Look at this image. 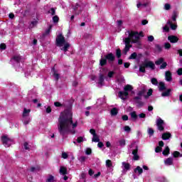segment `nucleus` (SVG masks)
Masks as SVG:
<instances>
[{
    "instance_id": "32",
    "label": "nucleus",
    "mask_w": 182,
    "mask_h": 182,
    "mask_svg": "<svg viewBox=\"0 0 182 182\" xmlns=\"http://www.w3.org/2000/svg\"><path fill=\"white\" fill-rule=\"evenodd\" d=\"M92 141H94L95 143H99V141H100V139H99V136H97V134L93 135Z\"/></svg>"
},
{
    "instance_id": "6",
    "label": "nucleus",
    "mask_w": 182,
    "mask_h": 182,
    "mask_svg": "<svg viewBox=\"0 0 182 182\" xmlns=\"http://www.w3.org/2000/svg\"><path fill=\"white\" fill-rule=\"evenodd\" d=\"M114 59H116V57H114V55H113V53H110L105 56V58L100 59V65L101 66H105V65L107 63V60L109 62H114Z\"/></svg>"
},
{
    "instance_id": "9",
    "label": "nucleus",
    "mask_w": 182,
    "mask_h": 182,
    "mask_svg": "<svg viewBox=\"0 0 182 182\" xmlns=\"http://www.w3.org/2000/svg\"><path fill=\"white\" fill-rule=\"evenodd\" d=\"M1 141L5 147H9L14 143V140L4 135L1 137Z\"/></svg>"
},
{
    "instance_id": "1",
    "label": "nucleus",
    "mask_w": 182,
    "mask_h": 182,
    "mask_svg": "<svg viewBox=\"0 0 182 182\" xmlns=\"http://www.w3.org/2000/svg\"><path fill=\"white\" fill-rule=\"evenodd\" d=\"M58 131L61 136H65L68 133L75 134L77 122H73L72 110L66 109L60 114L58 119Z\"/></svg>"
},
{
    "instance_id": "61",
    "label": "nucleus",
    "mask_w": 182,
    "mask_h": 182,
    "mask_svg": "<svg viewBox=\"0 0 182 182\" xmlns=\"http://www.w3.org/2000/svg\"><path fill=\"white\" fill-rule=\"evenodd\" d=\"M90 133H91L92 136L96 135V131L95 129H90Z\"/></svg>"
},
{
    "instance_id": "25",
    "label": "nucleus",
    "mask_w": 182,
    "mask_h": 182,
    "mask_svg": "<svg viewBox=\"0 0 182 182\" xmlns=\"http://www.w3.org/2000/svg\"><path fill=\"white\" fill-rule=\"evenodd\" d=\"M146 65L144 63H142L140 66H139V72H141L142 73H144V72H146Z\"/></svg>"
},
{
    "instance_id": "7",
    "label": "nucleus",
    "mask_w": 182,
    "mask_h": 182,
    "mask_svg": "<svg viewBox=\"0 0 182 182\" xmlns=\"http://www.w3.org/2000/svg\"><path fill=\"white\" fill-rule=\"evenodd\" d=\"M151 5V0H137L136 8L140 9L141 8H146V6H150Z\"/></svg>"
},
{
    "instance_id": "50",
    "label": "nucleus",
    "mask_w": 182,
    "mask_h": 182,
    "mask_svg": "<svg viewBox=\"0 0 182 182\" xmlns=\"http://www.w3.org/2000/svg\"><path fill=\"white\" fill-rule=\"evenodd\" d=\"M164 48L165 49H170V48H171V45L170 44V43H166L164 44Z\"/></svg>"
},
{
    "instance_id": "31",
    "label": "nucleus",
    "mask_w": 182,
    "mask_h": 182,
    "mask_svg": "<svg viewBox=\"0 0 182 182\" xmlns=\"http://www.w3.org/2000/svg\"><path fill=\"white\" fill-rule=\"evenodd\" d=\"M105 80V77L103 75H101L99 78L98 84L102 86L103 85V82Z\"/></svg>"
},
{
    "instance_id": "19",
    "label": "nucleus",
    "mask_w": 182,
    "mask_h": 182,
    "mask_svg": "<svg viewBox=\"0 0 182 182\" xmlns=\"http://www.w3.org/2000/svg\"><path fill=\"white\" fill-rule=\"evenodd\" d=\"M30 113H31V109H27L26 108H24V110L23 112V118L29 117Z\"/></svg>"
},
{
    "instance_id": "13",
    "label": "nucleus",
    "mask_w": 182,
    "mask_h": 182,
    "mask_svg": "<svg viewBox=\"0 0 182 182\" xmlns=\"http://www.w3.org/2000/svg\"><path fill=\"white\" fill-rule=\"evenodd\" d=\"M164 163L165 166H173L174 163V159L171 157L164 159Z\"/></svg>"
},
{
    "instance_id": "55",
    "label": "nucleus",
    "mask_w": 182,
    "mask_h": 182,
    "mask_svg": "<svg viewBox=\"0 0 182 182\" xmlns=\"http://www.w3.org/2000/svg\"><path fill=\"white\" fill-rule=\"evenodd\" d=\"M54 105L55 106V107H62V104H60V102H55L54 103Z\"/></svg>"
},
{
    "instance_id": "58",
    "label": "nucleus",
    "mask_w": 182,
    "mask_h": 182,
    "mask_svg": "<svg viewBox=\"0 0 182 182\" xmlns=\"http://www.w3.org/2000/svg\"><path fill=\"white\" fill-rule=\"evenodd\" d=\"M6 48V45H5V43H1L0 45V49H2L3 50H5Z\"/></svg>"
},
{
    "instance_id": "62",
    "label": "nucleus",
    "mask_w": 182,
    "mask_h": 182,
    "mask_svg": "<svg viewBox=\"0 0 182 182\" xmlns=\"http://www.w3.org/2000/svg\"><path fill=\"white\" fill-rule=\"evenodd\" d=\"M50 112H52V109L50 108V107H47L46 113H50Z\"/></svg>"
},
{
    "instance_id": "23",
    "label": "nucleus",
    "mask_w": 182,
    "mask_h": 182,
    "mask_svg": "<svg viewBox=\"0 0 182 182\" xmlns=\"http://www.w3.org/2000/svg\"><path fill=\"white\" fill-rule=\"evenodd\" d=\"M171 92V90L168 89L166 91L162 92L161 96H163V97H167V96H170Z\"/></svg>"
},
{
    "instance_id": "40",
    "label": "nucleus",
    "mask_w": 182,
    "mask_h": 182,
    "mask_svg": "<svg viewBox=\"0 0 182 182\" xmlns=\"http://www.w3.org/2000/svg\"><path fill=\"white\" fill-rule=\"evenodd\" d=\"M80 9V6H79V4H76V6L74 7V11H75V14L77 15H79V12H77V11H79Z\"/></svg>"
},
{
    "instance_id": "29",
    "label": "nucleus",
    "mask_w": 182,
    "mask_h": 182,
    "mask_svg": "<svg viewBox=\"0 0 182 182\" xmlns=\"http://www.w3.org/2000/svg\"><path fill=\"white\" fill-rule=\"evenodd\" d=\"M119 144L121 147H124L126 146V139H122L119 141Z\"/></svg>"
},
{
    "instance_id": "52",
    "label": "nucleus",
    "mask_w": 182,
    "mask_h": 182,
    "mask_svg": "<svg viewBox=\"0 0 182 182\" xmlns=\"http://www.w3.org/2000/svg\"><path fill=\"white\" fill-rule=\"evenodd\" d=\"M151 82L152 85H157V83H158L157 79H156V78H152L151 80Z\"/></svg>"
},
{
    "instance_id": "51",
    "label": "nucleus",
    "mask_w": 182,
    "mask_h": 182,
    "mask_svg": "<svg viewBox=\"0 0 182 182\" xmlns=\"http://www.w3.org/2000/svg\"><path fill=\"white\" fill-rule=\"evenodd\" d=\"M53 22L56 23V22H59V17L58 16H55L53 17Z\"/></svg>"
},
{
    "instance_id": "22",
    "label": "nucleus",
    "mask_w": 182,
    "mask_h": 182,
    "mask_svg": "<svg viewBox=\"0 0 182 182\" xmlns=\"http://www.w3.org/2000/svg\"><path fill=\"white\" fill-rule=\"evenodd\" d=\"M162 154L164 156H168V154H170V148L168 146H166L163 151Z\"/></svg>"
},
{
    "instance_id": "10",
    "label": "nucleus",
    "mask_w": 182,
    "mask_h": 182,
    "mask_svg": "<svg viewBox=\"0 0 182 182\" xmlns=\"http://www.w3.org/2000/svg\"><path fill=\"white\" fill-rule=\"evenodd\" d=\"M131 151H132V154L134 156L133 159L134 160H139V155H137V144L136 143H133L130 146Z\"/></svg>"
},
{
    "instance_id": "34",
    "label": "nucleus",
    "mask_w": 182,
    "mask_h": 182,
    "mask_svg": "<svg viewBox=\"0 0 182 182\" xmlns=\"http://www.w3.org/2000/svg\"><path fill=\"white\" fill-rule=\"evenodd\" d=\"M164 9H165V11H170V9H171V5H170V4H165Z\"/></svg>"
},
{
    "instance_id": "44",
    "label": "nucleus",
    "mask_w": 182,
    "mask_h": 182,
    "mask_svg": "<svg viewBox=\"0 0 182 182\" xmlns=\"http://www.w3.org/2000/svg\"><path fill=\"white\" fill-rule=\"evenodd\" d=\"M148 134L149 136H153V134H154V130L151 128H148Z\"/></svg>"
},
{
    "instance_id": "38",
    "label": "nucleus",
    "mask_w": 182,
    "mask_h": 182,
    "mask_svg": "<svg viewBox=\"0 0 182 182\" xmlns=\"http://www.w3.org/2000/svg\"><path fill=\"white\" fill-rule=\"evenodd\" d=\"M52 72L53 73V76L55 79V80H58L59 79V74L56 73V72H55V68L52 69Z\"/></svg>"
},
{
    "instance_id": "28",
    "label": "nucleus",
    "mask_w": 182,
    "mask_h": 182,
    "mask_svg": "<svg viewBox=\"0 0 182 182\" xmlns=\"http://www.w3.org/2000/svg\"><path fill=\"white\" fill-rule=\"evenodd\" d=\"M23 122L24 124H28L31 122V117L23 118Z\"/></svg>"
},
{
    "instance_id": "49",
    "label": "nucleus",
    "mask_w": 182,
    "mask_h": 182,
    "mask_svg": "<svg viewBox=\"0 0 182 182\" xmlns=\"http://www.w3.org/2000/svg\"><path fill=\"white\" fill-rule=\"evenodd\" d=\"M68 157H69V154H68V153H66V152H63L62 153V158L63 159H68Z\"/></svg>"
},
{
    "instance_id": "5",
    "label": "nucleus",
    "mask_w": 182,
    "mask_h": 182,
    "mask_svg": "<svg viewBox=\"0 0 182 182\" xmlns=\"http://www.w3.org/2000/svg\"><path fill=\"white\" fill-rule=\"evenodd\" d=\"M124 92L121 91L118 93L119 97L122 99V100H126L127 99V97L129 96V92L132 90H133V87L130 85H127L124 88Z\"/></svg>"
},
{
    "instance_id": "12",
    "label": "nucleus",
    "mask_w": 182,
    "mask_h": 182,
    "mask_svg": "<svg viewBox=\"0 0 182 182\" xmlns=\"http://www.w3.org/2000/svg\"><path fill=\"white\" fill-rule=\"evenodd\" d=\"M164 121L163 119H161V118L158 117L156 119V126L158 127V129L160 132H163V130H164Z\"/></svg>"
},
{
    "instance_id": "16",
    "label": "nucleus",
    "mask_w": 182,
    "mask_h": 182,
    "mask_svg": "<svg viewBox=\"0 0 182 182\" xmlns=\"http://www.w3.org/2000/svg\"><path fill=\"white\" fill-rule=\"evenodd\" d=\"M144 64H145L146 68H150L151 69H154V63H153L152 61H145L144 63Z\"/></svg>"
},
{
    "instance_id": "53",
    "label": "nucleus",
    "mask_w": 182,
    "mask_h": 182,
    "mask_svg": "<svg viewBox=\"0 0 182 182\" xmlns=\"http://www.w3.org/2000/svg\"><path fill=\"white\" fill-rule=\"evenodd\" d=\"M48 13H50L51 15H55V9L52 8L50 10L48 11Z\"/></svg>"
},
{
    "instance_id": "46",
    "label": "nucleus",
    "mask_w": 182,
    "mask_h": 182,
    "mask_svg": "<svg viewBox=\"0 0 182 182\" xmlns=\"http://www.w3.org/2000/svg\"><path fill=\"white\" fill-rule=\"evenodd\" d=\"M47 181H48V182H54V181H55V178H53V176H48V178H47Z\"/></svg>"
},
{
    "instance_id": "42",
    "label": "nucleus",
    "mask_w": 182,
    "mask_h": 182,
    "mask_svg": "<svg viewBox=\"0 0 182 182\" xmlns=\"http://www.w3.org/2000/svg\"><path fill=\"white\" fill-rule=\"evenodd\" d=\"M168 26H170V25H167L166 23V25L163 27L164 32H168V31H170V27Z\"/></svg>"
},
{
    "instance_id": "36",
    "label": "nucleus",
    "mask_w": 182,
    "mask_h": 182,
    "mask_svg": "<svg viewBox=\"0 0 182 182\" xmlns=\"http://www.w3.org/2000/svg\"><path fill=\"white\" fill-rule=\"evenodd\" d=\"M124 132H126V133H130V132H132V128H130V127L129 126H124Z\"/></svg>"
},
{
    "instance_id": "54",
    "label": "nucleus",
    "mask_w": 182,
    "mask_h": 182,
    "mask_svg": "<svg viewBox=\"0 0 182 182\" xmlns=\"http://www.w3.org/2000/svg\"><path fill=\"white\" fill-rule=\"evenodd\" d=\"M148 41L149 42H153V41H154V37L153 36H148Z\"/></svg>"
},
{
    "instance_id": "60",
    "label": "nucleus",
    "mask_w": 182,
    "mask_h": 182,
    "mask_svg": "<svg viewBox=\"0 0 182 182\" xmlns=\"http://www.w3.org/2000/svg\"><path fill=\"white\" fill-rule=\"evenodd\" d=\"M159 181L160 182H167V180H166V178L161 177V178H159Z\"/></svg>"
},
{
    "instance_id": "45",
    "label": "nucleus",
    "mask_w": 182,
    "mask_h": 182,
    "mask_svg": "<svg viewBox=\"0 0 182 182\" xmlns=\"http://www.w3.org/2000/svg\"><path fill=\"white\" fill-rule=\"evenodd\" d=\"M23 149H24L25 150H29L30 146H29V144H28V142H25V143L23 144Z\"/></svg>"
},
{
    "instance_id": "43",
    "label": "nucleus",
    "mask_w": 182,
    "mask_h": 182,
    "mask_svg": "<svg viewBox=\"0 0 182 182\" xmlns=\"http://www.w3.org/2000/svg\"><path fill=\"white\" fill-rule=\"evenodd\" d=\"M155 52H161V46L159 45L155 46Z\"/></svg>"
},
{
    "instance_id": "59",
    "label": "nucleus",
    "mask_w": 182,
    "mask_h": 182,
    "mask_svg": "<svg viewBox=\"0 0 182 182\" xmlns=\"http://www.w3.org/2000/svg\"><path fill=\"white\" fill-rule=\"evenodd\" d=\"M139 117H140V119H144V117H146V114L144 113L139 114Z\"/></svg>"
},
{
    "instance_id": "35",
    "label": "nucleus",
    "mask_w": 182,
    "mask_h": 182,
    "mask_svg": "<svg viewBox=\"0 0 182 182\" xmlns=\"http://www.w3.org/2000/svg\"><path fill=\"white\" fill-rule=\"evenodd\" d=\"M173 157L175 158H177V157H182V154H180V152L177 151H175L173 153Z\"/></svg>"
},
{
    "instance_id": "27",
    "label": "nucleus",
    "mask_w": 182,
    "mask_h": 182,
    "mask_svg": "<svg viewBox=\"0 0 182 182\" xmlns=\"http://www.w3.org/2000/svg\"><path fill=\"white\" fill-rule=\"evenodd\" d=\"M159 90L161 92L163 90H166V85H164V82H159Z\"/></svg>"
},
{
    "instance_id": "2",
    "label": "nucleus",
    "mask_w": 182,
    "mask_h": 182,
    "mask_svg": "<svg viewBox=\"0 0 182 182\" xmlns=\"http://www.w3.org/2000/svg\"><path fill=\"white\" fill-rule=\"evenodd\" d=\"M125 35L127 37L123 38V42L125 43V48L123 51L124 55L130 50V48H132V44L130 43H138L139 41H140V34L137 32L127 31Z\"/></svg>"
},
{
    "instance_id": "48",
    "label": "nucleus",
    "mask_w": 182,
    "mask_h": 182,
    "mask_svg": "<svg viewBox=\"0 0 182 182\" xmlns=\"http://www.w3.org/2000/svg\"><path fill=\"white\" fill-rule=\"evenodd\" d=\"M50 29H52V26H50V27L46 31V33H44L45 36L49 35L50 33Z\"/></svg>"
},
{
    "instance_id": "18",
    "label": "nucleus",
    "mask_w": 182,
    "mask_h": 182,
    "mask_svg": "<svg viewBox=\"0 0 182 182\" xmlns=\"http://www.w3.org/2000/svg\"><path fill=\"white\" fill-rule=\"evenodd\" d=\"M106 167H107L111 171L113 170V163L109 160L107 159L106 161Z\"/></svg>"
},
{
    "instance_id": "21",
    "label": "nucleus",
    "mask_w": 182,
    "mask_h": 182,
    "mask_svg": "<svg viewBox=\"0 0 182 182\" xmlns=\"http://www.w3.org/2000/svg\"><path fill=\"white\" fill-rule=\"evenodd\" d=\"M171 137V134L169 132H165L162 134L163 140H168Z\"/></svg>"
},
{
    "instance_id": "11",
    "label": "nucleus",
    "mask_w": 182,
    "mask_h": 182,
    "mask_svg": "<svg viewBox=\"0 0 182 182\" xmlns=\"http://www.w3.org/2000/svg\"><path fill=\"white\" fill-rule=\"evenodd\" d=\"M155 64L157 66L161 65L160 69H166V68L167 67V63L164 62V58H161L155 61Z\"/></svg>"
},
{
    "instance_id": "57",
    "label": "nucleus",
    "mask_w": 182,
    "mask_h": 182,
    "mask_svg": "<svg viewBox=\"0 0 182 182\" xmlns=\"http://www.w3.org/2000/svg\"><path fill=\"white\" fill-rule=\"evenodd\" d=\"M85 153L87 155L92 154V149H90V148L87 149L86 151H85Z\"/></svg>"
},
{
    "instance_id": "33",
    "label": "nucleus",
    "mask_w": 182,
    "mask_h": 182,
    "mask_svg": "<svg viewBox=\"0 0 182 182\" xmlns=\"http://www.w3.org/2000/svg\"><path fill=\"white\" fill-rule=\"evenodd\" d=\"M82 141H86V138L84 136H80L77 139V143H82Z\"/></svg>"
},
{
    "instance_id": "37",
    "label": "nucleus",
    "mask_w": 182,
    "mask_h": 182,
    "mask_svg": "<svg viewBox=\"0 0 182 182\" xmlns=\"http://www.w3.org/2000/svg\"><path fill=\"white\" fill-rule=\"evenodd\" d=\"M116 55H117V58H118V59H120L122 56V50H120L119 48L117 49Z\"/></svg>"
},
{
    "instance_id": "41",
    "label": "nucleus",
    "mask_w": 182,
    "mask_h": 182,
    "mask_svg": "<svg viewBox=\"0 0 182 182\" xmlns=\"http://www.w3.org/2000/svg\"><path fill=\"white\" fill-rule=\"evenodd\" d=\"M111 114L112 116H116V114H117V109L113 108L111 109Z\"/></svg>"
},
{
    "instance_id": "63",
    "label": "nucleus",
    "mask_w": 182,
    "mask_h": 182,
    "mask_svg": "<svg viewBox=\"0 0 182 182\" xmlns=\"http://www.w3.org/2000/svg\"><path fill=\"white\" fill-rule=\"evenodd\" d=\"M177 73H178V75H179V76H181V75H182V68H179L177 70Z\"/></svg>"
},
{
    "instance_id": "26",
    "label": "nucleus",
    "mask_w": 182,
    "mask_h": 182,
    "mask_svg": "<svg viewBox=\"0 0 182 182\" xmlns=\"http://www.w3.org/2000/svg\"><path fill=\"white\" fill-rule=\"evenodd\" d=\"M177 16H178V12L177 11H173L171 19L173 21V22H176L177 19Z\"/></svg>"
},
{
    "instance_id": "30",
    "label": "nucleus",
    "mask_w": 182,
    "mask_h": 182,
    "mask_svg": "<svg viewBox=\"0 0 182 182\" xmlns=\"http://www.w3.org/2000/svg\"><path fill=\"white\" fill-rule=\"evenodd\" d=\"M67 171H68V169H66L65 167L61 166V167L60 168V173L61 174L65 175V174H66Z\"/></svg>"
},
{
    "instance_id": "56",
    "label": "nucleus",
    "mask_w": 182,
    "mask_h": 182,
    "mask_svg": "<svg viewBox=\"0 0 182 182\" xmlns=\"http://www.w3.org/2000/svg\"><path fill=\"white\" fill-rule=\"evenodd\" d=\"M155 151H156V153H160V151H161V147L156 146V148L155 149Z\"/></svg>"
},
{
    "instance_id": "20",
    "label": "nucleus",
    "mask_w": 182,
    "mask_h": 182,
    "mask_svg": "<svg viewBox=\"0 0 182 182\" xmlns=\"http://www.w3.org/2000/svg\"><path fill=\"white\" fill-rule=\"evenodd\" d=\"M122 168L124 171H127V170H130V164L126 162H122Z\"/></svg>"
},
{
    "instance_id": "64",
    "label": "nucleus",
    "mask_w": 182,
    "mask_h": 182,
    "mask_svg": "<svg viewBox=\"0 0 182 182\" xmlns=\"http://www.w3.org/2000/svg\"><path fill=\"white\" fill-rule=\"evenodd\" d=\"M178 53L180 56H182V49L178 50Z\"/></svg>"
},
{
    "instance_id": "47",
    "label": "nucleus",
    "mask_w": 182,
    "mask_h": 182,
    "mask_svg": "<svg viewBox=\"0 0 182 182\" xmlns=\"http://www.w3.org/2000/svg\"><path fill=\"white\" fill-rule=\"evenodd\" d=\"M136 58H137V53H133L130 55L129 59H136Z\"/></svg>"
},
{
    "instance_id": "8",
    "label": "nucleus",
    "mask_w": 182,
    "mask_h": 182,
    "mask_svg": "<svg viewBox=\"0 0 182 182\" xmlns=\"http://www.w3.org/2000/svg\"><path fill=\"white\" fill-rule=\"evenodd\" d=\"M21 59H22V58L19 55H15L11 59V65L15 66L16 70H18L17 66H18L19 62H21Z\"/></svg>"
},
{
    "instance_id": "17",
    "label": "nucleus",
    "mask_w": 182,
    "mask_h": 182,
    "mask_svg": "<svg viewBox=\"0 0 182 182\" xmlns=\"http://www.w3.org/2000/svg\"><path fill=\"white\" fill-rule=\"evenodd\" d=\"M167 25H169V26H171V29H172V31H176L177 29V24L173 23L171 20H168L167 21Z\"/></svg>"
},
{
    "instance_id": "24",
    "label": "nucleus",
    "mask_w": 182,
    "mask_h": 182,
    "mask_svg": "<svg viewBox=\"0 0 182 182\" xmlns=\"http://www.w3.org/2000/svg\"><path fill=\"white\" fill-rule=\"evenodd\" d=\"M134 173H137L138 174H142L143 173V168H141V167L138 166L134 169Z\"/></svg>"
},
{
    "instance_id": "3",
    "label": "nucleus",
    "mask_w": 182,
    "mask_h": 182,
    "mask_svg": "<svg viewBox=\"0 0 182 182\" xmlns=\"http://www.w3.org/2000/svg\"><path fill=\"white\" fill-rule=\"evenodd\" d=\"M56 45L60 48L61 50L64 51V53H66L70 48V44L66 41L63 35L60 34L56 38Z\"/></svg>"
},
{
    "instance_id": "4",
    "label": "nucleus",
    "mask_w": 182,
    "mask_h": 182,
    "mask_svg": "<svg viewBox=\"0 0 182 182\" xmlns=\"http://www.w3.org/2000/svg\"><path fill=\"white\" fill-rule=\"evenodd\" d=\"M144 92H146V87L142 85L141 86V90L137 92V96L134 98V102H135L138 107H141V106L144 105V103L141 102V97L144 95Z\"/></svg>"
},
{
    "instance_id": "15",
    "label": "nucleus",
    "mask_w": 182,
    "mask_h": 182,
    "mask_svg": "<svg viewBox=\"0 0 182 182\" xmlns=\"http://www.w3.org/2000/svg\"><path fill=\"white\" fill-rule=\"evenodd\" d=\"M168 39L171 43H176V42H178V38L176 36H169Z\"/></svg>"
},
{
    "instance_id": "39",
    "label": "nucleus",
    "mask_w": 182,
    "mask_h": 182,
    "mask_svg": "<svg viewBox=\"0 0 182 182\" xmlns=\"http://www.w3.org/2000/svg\"><path fill=\"white\" fill-rule=\"evenodd\" d=\"M130 116L132 119H134V120H136V119H137V114H136V112H131Z\"/></svg>"
},
{
    "instance_id": "14",
    "label": "nucleus",
    "mask_w": 182,
    "mask_h": 182,
    "mask_svg": "<svg viewBox=\"0 0 182 182\" xmlns=\"http://www.w3.org/2000/svg\"><path fill=\"white\" fill-rule=\"evenodd\" d=\"M165 79L166 82H171L173 80V77L171 76V72L166 71L165 73Z\"/></svg>"
}]
</instances>
